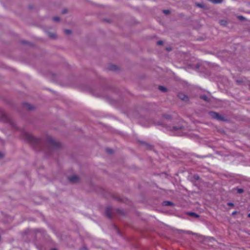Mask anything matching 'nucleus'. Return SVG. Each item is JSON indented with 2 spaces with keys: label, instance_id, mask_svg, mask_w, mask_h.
Masks as SVG:
<instances>
[{
  "label": "nucleus",
  "instance_id": "22",
  "mask_svg": "<svg viewBox=\"0 0 250 250\" xmlns=\"http://www.w3.org/2000/svg\"><path fill=\"white\" fill-rule=\"evenodd\" d=\"M180 231L186 233L187 234H192V235H195V233L192 232V231H186V230H181Z\"/></svg>",
  "mask_w": 250,
  "mask_h": 250
},
{
  "label": "nucleus",
  "instance_id": "6",
  "mask_svg": "<svg viewBox=\"0 0 250 250\" xmlns=\"http://www.w3.org/2000/svg\"><path fill=\"white\" fill-rule=\"evenodd\" d=\"M139 142L141 144L144 145L146 147V149L148 150H153L154 148L153 146L146 143V142L142 141H139Z\"/></svg>",
  "mask_w": 250,
  "mask_h": 250
},
{
  "label": "nucleus",
  "instance_id": "10",
  "mask_svg": "<svg viewBox=\"0 0 250 250\" xmlns=\"http://www.w3.org/2000/svg\"><path fill=\"white\" fill-rule=\"evenodd\" d=\"M23 106L25 108H26L29 110H32L34 108L31 104L26 103H23Z\"/></svg>",
  "mask_w": 250,
  "mask_h": 250
},
{
  "label": "nucleus",
  "instance_id": "4",
  "mask_svg": "<svg viewBox=\"0 0 250 250\" xmlns=\"http://www.w3.org/2000/svg\"><path fill=\"white\" fill-rule=\"evenodd\" d=\"M177 96L183 101L187 102L189 100L188 97L184 93H179Z\"/></svg>",
  "mask_w": 250,
  "mask_h": 250
},
{
  "label": "nucleus",
  "instance_id": "26",
  "mask_svg": "<svg viewBox=\"0 0 250 250\" xmlns=\"http://www.w3.org/2000/svg\"><path fill=\"white\" fill-rule=\"evenodd\" d=\"M163 12L165 14H168L170 13L169 10H163Z\"/></svg>",
  "mask_w": 250,
  "mask_h": 250
},
{
  "label": "nucleus",
  "instance_id": "37",
  "mask_svg": "<svg viewBox=\"0 0 250 250\" xmlns=\"http://www.w3.org/2000/svg\"><path fill=\"white\" fill-rule=\"evenodd\" d=\"M88 250V249L86 247H83V248L81 249V250Z\"/></svg>",
  "mask_w": 250,
  "mask_h": 250
},
{
  "label": "nucleus",
  "instance_id": "36",
  "mask_svg": "<svg viewBox=\"0 0 250 250\" xmlns=\"http://www.w3.org/2000/svg\"><path fill=\"white\" fill-rule=\"evenodd\" d=\"M237 213H238V212L237 211H234L232 213L231 215H232V216H234V215L236 214Z\"/></svg>",
  "mask_w": 250,
  "mask_h": 250
},
{
  "label": "nucleus",
  "instance_id": "19",
  "mask_svg": "<svg viewBox=\"0 0 250 250\" xmlns=\"http://www.w3.org/2000/svg\"><path fill=\"white\" fill-rule=\"evenodd\" d=\"M112 197H113V199H114L115 200H116L119 202L123 201V199H122L120 197H119V196H118L117 195H113Z\"/></svg>",
  "mask_w": 250,
  "mask_h": 250
},
{
  "label": "nucleus",
  "instance_id": "17",
  "mask_svg": "<svg viewBox=\"0 0 250 250\" xmlns=\"http://www.w3.org/2000/svg\"><path fill=\"white\" fill-rule=\"evenodd\" d=\"M158 89L163 92H166L167 91V88L162 85H159L158 86Z\"/></svg>",
  "mask_w": 250,
  "mask_h": 250
},
{
  "label": "nucleus",
  "instance_id": "8",
  "mask_svg": "<svg viewBox=\"0 0 250 250\" xmlns=\"http://www.w3.org/2000/svg\"><path fill=\"white\" fill-rule=\"evenodd\" d=\"M186 214L188 216L195 218H199L200 217L199 215L194 212L189 211L186 212Z\"/></svg>",
  "mask_w": 250,
  "mask_h": 250
},
{
  "label": "nucleus",
  "instance_id": "9",
  "mask_svg": "<svg viewBox=\"0 0 250 250\" xmlns=\"http://www.w3.org/2000/svg\"><path fill=\"white\" fill-rule=\"evenodd\" d=\"M107 69L110 71H116L118 69L117 66L113 64H109Z\"/></svg>",
  "mask_w": 250,
  "mask_h": 250
},
{
  "label": "nucleus",
  "instance_id": "38",
  "mask_svg": "<svg viewBox=\"0 0 250 250\" xmlns=\"http://www.w3.org/2000/svg\"><path fill=\"white\" fill-rule=\"evenodd\" d=\"M166 49L168 51H170L172 50L171 48H170V47H167L166 48Z\"/></svg>",
  "mask_w": 250,
  "mask_h": 250
},
{
  "label": "nucleus",
  "instance_id": "32",
  "mask_svg": "<svg viewBox=\"0 0 250 250\" xmlns=\"http://www.w3.org/2000/svg\"><path fill=\"white\" fill-rule=\"evenodd\" d=\"M106 151L108 152L109 153H112L113 152V150L112 149L107 148H106Z\"/></svg>",
  "mask_w": 250,
  "mask_h": 250
},
{
  "label": "nucleus",
  "instance_id": "14",
  "mask_svg": "<svg viewBox=\"0 0 250 250\" xmlns=\"http://www.w3.org/2000/svg\"><path fill=\"white\" fill-rule=\"evenodd\" d=\"M219 23L220 25L226 26L227 25L228 22L226 20H220L219 21Z\"/></svg>",
  "mask_w": 250,
  "mask_h": 250
},
{
  "label": "nucleus",
  "instance_id": "42",
  "mask_svg": "<svg viewBox=\"0 0 250 250\" xmlns=\"http://www.w3.org/2000/svg\"><path fill=\"white\" fill-rule=\"evenodd\" d=\"M200 67L199 65L197 64L196 65V67L198 68Z\"/></svg>",
  "mask_w": 250,
  "mask_h": 250
},
{
  "label": "nucleus",
  "instance_id": "34",
  "mask_svg": "<svg viewBox=\"0 0 250 250\" xmlns=\"http://www.w3.org/2000/svg\"><path fill=\"white\" fill-rule=\"evenodd\" d=\"M4 157V154L1 152H0V159L3 158Z\"/></svg>",
  "mask_w": 250,
  "mask_h": 250
},
{
  "label": "nucleus",
  "instance_id": "21",
  "mask_svg": "<svg viewBox=\"0 0 250 250\" xmlns=\"http://www.w3.org/2000/svg\"><path fill=\"white\" fill-rule=\"evenodd\" d=\"M21 43L24 44H27L29 45H31V43L28 41H25V40H22L21 41Z\"/></svg>",
  "mask_w": 250,
  "mask_h": 250
},
{
  "label": "nucleus",
  "instance_id": "43",
  "mask_svg": "<svg viewBox=\"0 0 250 250\" xmlns=\"http://www.w3.org/2000/svg\"><path fill=\"white\" fill-rule=\"evenodd\" d=\"M248 217L250 218V213L248 214Z\"/></svg>",
  "mask_w": 250,
  "mask_h": 250
},
{
  "label": "nucleus",
  "instance_id": "45",
  "mask_svg": "<svg viewBox=\"0 0 250 250\" xmlns=\"http://www.w3.org/2000/svg\"><path fill=\"white\" fill-rule=\"evenodd\" d=\"M249 87H250V83L249 84Z\"/></svg>",
  "mask_w": 250,
  "mask_h": 250
},
{
  "label": "nucleus",
  "instance_id": "41",
  "mask_svg": "<svg viewBox=\"0 0 250 250\" xmlns=\"http://www.w3.org/2000/svg\"><path fill=\"white\" fill-rule=\"evenodd\" d=\"M29 8L30 9H32V8H33V6H29Z\"/></svg>",
  "mask_w": 250,
  "mask_h": 250
},
{
  "label": "nucleus",
  "instance_id": "18",
  "mask_svg": "<svg viewBox=\"0 0 250 250\" xmlns=\"http://www.w3.org/2000/svg\"><path fill=\"white\" fill-rule=\"evenodd\" d=\"M162 117L167 120H171L172 119V116L169 114H164L162 115Z\"/></svg>",
  "mask_w": 250,
  "mask_h": 250
},
{
  "label": "nucleus",
  "instance_id": "13",
  "mask_svg": "<svg viewBox=\"0 0 250 250\" xmlns=\"http://www.w3.org/2000/svg\"><path fill=\"white\" fill-rule=\"evenodd\" d=\"M174 205L173 202L169 201H165L163 203V205L166 206H174Z\"/></svg>",
  "mask_w": 250,
  "mask_h": 250
},
{
  "label": "nucleus",
  "instance_id": "30",
  "mask_svg": "<svg viewBox=\"0 0 250 250\" xmlns=\"http://www.w3.org/2000/svg\"><path fill=\"white\" fill-rule=\"evenodd\" d=\"M197 6L199 7H200V8H204V5L202 3H197Z\"/></svg>",
  "mask_w": 250,
  "mask_h": 250
},
{
  "label": "nucleus",
  "instance_id": "16",
  "mask_svg": "<svg viewBox=\"0 0 250 250\" xmlns=\"http://www.w3.org/2000/svg\"><path fill=\"white\" fill-rule=\"evenodd\" d=\"M236 190L237 192L239 194L243 193L244 192V190L243 188H233L232 191Z\"/></svg>",
  "mask_w": 250,
  "mask_h": 250
},
{
  "label": "nucleus",
  "instance_id": "44",
  "mask_svg": "<svg viewBox=\"0 0 250 250\" xmlns=\"http://www.w3.org/2000/svg\"><path fill=\"white\" fill-rule=\"evenodd\" d=\"M51 250H57V249L56 248H53V249H52Z\"/></svg>",
  "mask_w": 250,
  "mask_h": 250
},
{
  "label": "nucleus",
  "instance_id": "31",
  "mask_svg": "<svg viewBox=\"0 0 250 250\" xmlns=\"http://www.w3.org/2000/svg\"><path fill=\"white\" fill-rule=\"evenodd\" d=\"M236 82L239 84H240L243 83V81L241 80H237Z\"/></svg>",
  "mask_w": 250,
  "mask_h": 250
},
{
  "label": "nucleus",
  "instance_id": "15",
  "mask_svg": "<svg viewBox=\"0 0 250 250\" xmlns=\"http://www.w3.org/2000/svg\"><path fill=\"white\" fill-rule=\"evenodd\" d=\"M200 180L199 176L197 174H194L192 177L191 181H199Z\"/></svg>",
  "mask_w": 250,
  "mask_h": 250
},
{
  "label": "nucleus",
  "instance_id": "29",
  "mask_svg": "<svg viewBox=\"0 0 250 250\" xmlns=\"http://www.w3.org/2000/svg\"><path fill=\"white\" fill-rule=\"evenodd\" d=\"M164 43L163 41H159L157 42V44L159 45H163Z\"/></svg>",
  "mask_w": 250,
  "mask_h": 250
},
{
  "label": "nucleus",
  "instance_id": "25",
  "mask_svg": "<svg viewBox=\"0 0 250 250\" xmlns=\"http://www.w3.org/2000/svg\"><path fill=\"white\" fill-rule=\"evenodd\" d=\"M53 20L55 21H60V18L59 17H54L53 18Z\"/></svg>",
  "mask_w": 250,
  "mask_h": 250
},
{
  "label": "nucleus",
  "instance_id": "2",
  "mask_svg": "<svg viewBox=\"0 0 250 250\" xmlns=\"http://www.w3.org/2000/svg\"><path fill=\"white\" fill-rule=\"evenodd\" d=\"M154 125H162L166 127L167 130L170 131L174 133V134L177 136L183 135L181 130L184 129V126L183 125H178L173 126L172 127L165 125L162 122H154Z\"/></svg>",
  "mask_w": 250,
  "mask_h": 250
},
{
  "label": "nucleus",
  "instance_id": "12",
  "mask_svg": "<svg viewBox=\"0 0 250 250\" xmlns=\"http://www.w3.org/2000/svg\"><path fill=\"white\" fill-rule=\"evenodd\" d=\"M1 120H3L5 122H9L11 124H12L11 123L10 119L6 115H2L1 116Z\"/></svg>",
  "mask_w": 250,
  "mask_h": 250
},
{
  "label": "nucleus",
  "instance_id": "33",
  "mask_svg": "<svg viewBox=\"0 0 250 250\" xmlns=\"http://www.w3.org/2000/svg\"><path fill=\"white\" fill-rule=\"evenodd\" d=\"M227 205L230 207H233L234 206V204L232 202H229L227 203Z\"/></svg>",
  "mask_w": 250,
  "mask_h": 250
},
{
  "label": "nucleus",
  "instance_id": "24",
  "mask_svg": "<svg viewBox=\"0 0 250 250\" xmlns=\"http://www.w3.org/2000/svg\"><path fill=\"white\" fill-rule=\"evenodd\" d=\"M237 18L241 21H244L246 20V18L243 16H238Z\"/></svg>",
  "mask_w": 250,
  "mask_h": 250
},
{
  "label": "nucleus",
  "instance_id": "5",
  "mask_svg": "<svg viewBox=\"0 0 250 250\" xmlns=\"http://www.w3.org/2000/svg\"><path fill=\"white\" fill-rule=\"evenodd\" d=\"M105 215L109 219L112 218V208L107 207L105 210Z\"/></svg>",
  "mask_w": 250,
  "mask_h": 250
},
{
  "label": "nucleus",
  "instance_id": "11",
  "mask_svg": "<svg viewBox=\"0 0 250 250\" xmlns=\"http://www.w3.org/2000/svg\"><path fill=\"white\" fill-rule=\"evenodd\" d=\"M199 97L201 99L208 103H209L211 101V99L206 95H200Z\"/></svg>",
  "mask_w": 250,
  "mask_h": 250
},
{
  "label": "nucleus",
  "instance_id": "3",
  "mask_svg": "<svg viewBox=\"0 0 250 250\" xmlns=\"http://www.w3.org/2000/svg\"><path fill=\"white\" fill-rule=\"evenodd\" d=\"M208 115L210 116V117L213 119H215L219 121H223V122H226L228 121V120L223 116H222L221 115H220L219 113L210 111L208 112Z\"/></svg>",
  "mask_w": 250,
  "mask_h": 250
},
{
  "label": "nucleus",
  "instance_id": "28",
  "mask_svg": "<svg viewBox=\"0 0 250 250\" xmlns=\"http://www.w3.org/2000/svg\"><path fill=\"white\" fill-rule=\"evenodd\" d=\"M49 36L51 38H54V37H55V34H54V33H49Z\"/></svg>",
  "mask_w": 250,
  "mask_h": 250
},
{
  "label": "nucleus",
  "instance_id": "35",
  "mask_svg": "<svg viewBox=\"0 0 250 250\" xmlns=\"http://www.w3.org/2000/svg\"><path fill=\"white\" fill-rule=\"evenodd\" d=\"M114 227L115 228V229H117V232H118V234H121V232H120V230L117 229V228L116 226L114 225Z\"/></svg>",
  "mask_w": 250,
  "mask_h": 250
},
{
  "label": "nucleus",
  "instance_id": "1",
  "mask_svg": "<svg viewBox=\"0 0 250 250\" xmlns=\"http://www.w3.org/2000/svg\"><path fill=\"white\" fill-rule=\"evenodd\" d=\"M25 140L37 151H43L48 155H52L54 150H58L62 147L61 143L56 141L49 135L46 136V143L41 138H36L28 133L24 134Z\"/></svg>",
  "mask_w": 250,
  "mask_h": 250
},
{
  "label": "nucleus",
  "instance_id": "23",
  "mask_svg": "<svg viewBox=\"0 0 250 250\" xmlns=\"http://www.w3.org/2000/svg\"><path fill=\"white\" fill-rule=\"evenodd\" d=\"M64 32L67 35H70L72 33V31L70 29H65Z\"/></svg>",
  "mask_w": 250,
  "mask_h": 250
},
{
  "label": "nucleus",
  "instance_id": "40",
  "mask_svg": "<svg viewBox=\"0 0 250 250\" xmlns=\"http://www.w3.org/2000/svg\"><path fill=\"white\" fill-rule=\"evenodd\" d=\"M96 96L100 97H102V96L101 95H99L98 94V95H97Z\"/></svg>",
  "mask_w": 250,
  "mask_h": 250
},
{
  "label": "nucleus",
  "instance_id": "27",
  "mask_svg": "<svg viewBox=\"0 0 250 250\" xmlns=\"http://www.w3.org/2000/svg\"><path fill=\"white\" fill-rule=\"evenodd\" d=\"M68 12V10L66 9V8H64L62 11V14H66Z\"/></svg>",
  "mask_w": 250,
  "mask_h": 250
},
{
  "label": "nucleus",
  "instance_id": "7",
  "mask_svg": "<svg viewBox=\"0 0 250 250\" xmlns=\"http://www.w3.org/2000/svg\"><path fill=\"white\" fill-rule=\"evenodd\" d=\"M69 181L72 183H76L78 182L79 177L77 175H73L68 177Z\"/></svg>",
  "mask_w": 250,
  "mask_h": 250
},
{
  "label": "nucleus",
  "instance_id": "20",
  "mask_svg": "<svg viewBox=\"0 0 250 250\" xmlns=\"http://www.w3.org/2000/svg\"><path fill=\"white\" fill-rule=\"evenodd\" d=\"M116 211L120 215H123L125 214V212L124 211V210L122 209L118 208V209H117Z\"/></svg>",
  "mask_w": 250,
  "mask_h": 250
},
{
  "label": "nucleus",
  "instance_id": "39",
  "mask_svg": "<svg viewBox=\"0 0 250 250\" xmlns=\"http://www.w3.org/2000/svg\"><path fill=\"white\" fill-rule=\"evenodd\" d=\"M104 21H106V22H109L110 21V20H108V19H104Z\"/></svg>",
  "mask_w": 250,
  "mask_h": 250
}]
</instances>
